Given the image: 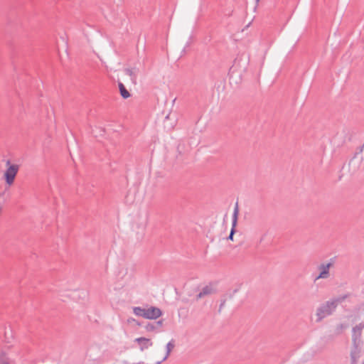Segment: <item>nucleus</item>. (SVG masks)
I'll return each mask as SVG.
<instances>
[{
    "label": "nucleus",
    "mask_w": 364,
    "mask_h": 364,
    "mask_svg": "<svg viewBox=\"0 0 364 364\" xmlns=\"http://www.w3.org/2000/svg\"><path fill=\"white\" fill-rule=\"evenodd\" d=\"M216 291V289L213 287V284L210 283L208 285L204 287L201 291L196 295V300H198L204 296L215 294Z\"/></svg>",
    "instance_id": "obj_8"
},
{
    "label": "nucleus",
    "mask_w": 364,
    "mask_h": 364,
    "mask_svg": "<svg viewBox=\"0 0 364 364\" xmlns=\"http://www.w3.org/2000/svg\"><path fill=\"white\" fill-rule=\"evenodd\" d=\"M238 214H239V208H238V203L237 202L235 204V207L234 208V212H233V215H232V228L230 230V233L227 238L228 240H233V236L236 231L235 228H236L237 223Z\"/></svg>",
    "instance_id": "obj_7"
},
{
    "label": "nucleus",
    "mask_w": 364,
    "mask_h": 364,
    "mask_svg": "<svg viewBox=\"0 0 364 364\" xmlns=\"http://www.w3.org/2000/svg\"><path fill=\"white\" fill-rule=\"evenodd\" d=\"M0 364H14V361L10 358L4 351L0 353Z\"/></svg>",
    "instance_id": "obj_13"
},
{
    "label": "nucleus",
    "mask_w": 364,
    "mask_h": 364,
    "mask_svg": "<svg viewBox=\"0 0 364 364\" xmlns=\"http://www.w3.org/2000/svg\"><path fill=\"white\" fill-rule=\"evenodd\" d=\"M348 296V294H345L343 296H339L338 298L333 299L331 301H332V302H336V306H337L338 303H341L342 301H343Z\"/></svg>",
    "instance_id": "obj_18"
},
{
    "label": "nucleus",
    "mask_w": 364,
    "mask_h": 364,
    "mask_svg": "<svg viewBox=\"0 0 364 364\" xmlns=\"http://www.w3.org/2000/svg\"><path fill=\"white\" fill-rule=\"evenodd\" d=\"M237 291H238V289H235V290L233 291V292H232V295H230V297H232L233 294H235V293H237Z\"/></svg>",
    "instance_id": "obj_21"
},
{
    "label": "nucleus",
    "mask_w": 364,
    "mask_h": 364,
    "mask_svg": "<svg viewBox=\"0 0 364 364\" xmlns=\"http://www.w3.org/2000/svg\"><path fill=\"white\" fill-rule=\"evenodd\" d=\"M119 93L123 99L129 98L131 95L122 82H118Z\"/></svg>",
    "instance_id": "obj_12"
},
{
    "label": "nucleus",
    "mask_w": 364,
    "mask_h": 364,
    "mask_svg": "<svg viewBox=\"0 0 364 364\" xmlns=\"http://www.w3.org/2000/svg\"><path fill=\"white\" fill-rule=\"evenodd\" d=\"M175 345H174V343H173V341H171L170 342H168L166 345V354L165 355V357L161 360V361H159L157 362L156 364H161L163 361L166 360L168 357L169 356V354L171 353V351L173 349Z\"/></svg>",
    "instance_id": "obj_14"
},
{
    "label": "nucleus",
    "mask_w": 364,
    "mask_h": 364,
    "mask_svg": "<svg viewBox=\"0 0 364 364\" xmlns=\"http://www.w3.org/2000/svg\"><path fill=\"white\" fill-rule=\"evenodd\" d=\"M259 0H256L257 2H259Z\"/></svg>",
    "instance_id": "obj_24"
},
{
    "label": "nucleus",
    "mask_w": 364,
    "mask_h": 364,
    "mask_svg": "<svg viewBox=\"0 0 364 364\" xmlns=\"http://www.w3.org/2000/svg\"><path fill=\"white\" fill-rule=\"evenodd\" d=\"M363 146L360 148V152L363 151Z\"/></svg>",
    "instance_id": "obj_22"
},
{
    "label": "nucleus",
    "mask_w": 364,
    "mask_h": 364,
    "mask_svg": "<svg viewBox=\"0 0 364 364\" xmlns=\"http://www.w3.org/2000/svg\"><path fill=\"white\" fill-rule=\"evenodd\" d=\"M225 302H226V300H225V299H223V300H222V301H221V303H220V307H219V312H220V311H221V309H222V308L224 306V305H225Z\"/></svg>",
    "instance_id": "obj_20"
},
{
    "label": "nucleus",
    "mask_w": 364,
    "mask_h": 364,
    "mask_svg": "<svg viewBox=\"0 0 364 364\" xmlns=\"http://www.w3.org/2000/svg\"><path fill=\"white\" fill-rule=\"evenodd\" d=\"M250 63V55L245 53H242L237 55L234 60L233 66L238 68L241 70L245 71Z\"/></svg>",
    "instance_id": "obj_3"
},
{
    "label": "nucleus",
    "mask_w": 364,
    "mask_h": 364,
    "mask_svg": "<svg viewBox=\"0 0 364 364\" xmlns=\"http://www.w3.org/2000/svg\"><path fill=\"white\" fill-rule=\"evenodd\" d=\"M139 364H144V363H139Z\"/></svg>",
    "instance_id": "obj_23"
},
{
    "label": "nucleus",
    "mask_w": 364,
    "mask_h": 364,
    "mask_svg": "<svg viewBox=\"0 0 364 364\" xmlns=\"http://www.w3.org/2000/svg\"><path fill=\"white\" fill-rule=\"evenodd\" d=\"M364 328V322L360 323L353 328L352 330V341L353 347H358L360 342V337L362 335V331Z\"/></svg>",
    "instance_id": "obj_5"
},
{
    "label": "nucleus",
    "mask_w": 364,
    "mask_h": 364,
    "mask_svg": "<svg viewBox=\"0 0 364 364\" xmlns=\"http://www.w3.org/2000/svg\"><path fill=\"white\" fill-rule=\"evenodd\" d=\"M127 322H128L129 323H132V322H134L136 325H138V326H139V325H140V323L138 322V321H137V320H136V319H134V318H128Z\"/></svg>",
    "instance_id": "obj_19"
},
{
    "label": "nucleus",
    "mask_w": 364,
    "mask_h": 364,
    "mask_svg": "<svg viewBox=\"0 0 364 364\" xmlns=\"http://www.w3.org/2000/svg\"><path fill=\"white\" fill-rule=\"evenodd\" d=\"M135 341L141 344V350H144V349L148 348L149 346L152 345V343L150 341V339L146 338L144 337L136 338Z\"/></svg>",
    "instance_id": "obj_9"
},
{
    "label": "nucleus",
    "mask_w": 364,
    "mask_h": 364,
    "mask_svg": "<svg viewBox=\"0 0 364 364\" xmlns=\"http://www.w3.org/2000/svg\"><path fill=\"white\" fill-rule=\"evenodd\" d=\"M163 321L164 320L161 319L154 323H148L146 325L145 328L147 331H154V330L158 329L162 326Z\"/></svg>",
    "instance_id": "obj_10"
},
{
    "label": "nucleus",
    "mask_w": 364,
    "mask_h": 364,
    "mask_svg": "<svg viewBox=\"0 0 364 364\" xmlns=\"http://www.w3.org/2000/svg\"><path fill=\"white\" fill-rule=\"evenodd\" d=\"M145 310H146V309H143L139 306H136V307H134V309H133V311H134V314H136L138 316H141L143 318H144Z\"/></svg>",
    "instance_id": "obj_16"
},
{
    "label": "nucleus",
    "mask_w": 364,
    "mask_h": 364,
    "mask_svg": "<svg viewBox=\"0 0 364 364\" xmlns=\"http://www.w3.org/2000/svg\"><path fill=\"white\" fill-rule=\"evenodd\" d=\"M162 314L161 310L156 306H151L145 310L144 318L146 319H156Z\"/></svg>",
    "instance_id": "obj_6"
},
{
    "label": "nucleus",
    "mask_w": 364,
    "mask_h": 364,
    "mask_svg": "<svg viewBox=\"0 0 364 364\" xmlns=\"http://www.w3.org/2000/svg\"><path fill=\"white\" fill-rule=\"evenodd\" d=\"M334 261L333 258H331L328 263H321L318 266L319 270V274L316 277L315 280L319 279H327L330 276L329 269L333 266Z\"/></svg>",
    "instance_id": "obj_4"
},
{
    "label": "nucleus",
    "mask_w": 364,
    "mask_h": 364,
    "mask_svg": "<svg viewBox=\"0 0 364 364\" xmlns=\"http://www.w3.org/2000/svg\"><path fill=\"white\" fill-rule=\"evenodd\" d=\"M6 165L7 168L4 172V178L7 185L11 186L19 170V166L17 164H11L9 160L6 161Z\"/></svg>",
    "instance_id": "obj_2"
},
{
    "label": "nucleus",
    "mask_w": 364,
    "mask_h": 364,
    "mask_svg": "<svg viewBox=\"0 0 364 364\" xmlns=\"http://www.w3.org/2000/svg\"><path fill=\"white\" fill-rule=\"evenodd\" d=\"M360 350L358 347H353V349L350 352V364H357L358 359L360 358Z\"/></svg>",
    "instance_id": "obj_11"
},
{
    "label": "nucleus",
    "mask_w": 364,
    "mask_h": 364,
    "mask_svg": "<svg viewBox=\"0 0 364 364\" xmlns=\"http://www.w3.org/2000/svg\"><path fill=\"white\" fill-rule=\"evenodd\" d=\"M336 309V304L331 300L321 304L316 310V322H321L324 318L331 315Z\"/></svg>",
    "instance_id": "obj_1"
},
{
    "label": "nucleus",
    "mask_w": 364,
    "mask_h": 364,
    "mask_svg": "<svg viewBox=\"0 0 364 364\" xmlns=\"http://www.w3.org/2000/svg\"><path fill=\"white\" fill-rule=\"evenodd\" d=\"M136 68H126L124 70L125 73L131 77V80L134 84L136 83Z\"/></svg>",
    "instance_id": "obj_15"
},
{
    "label": "nucleus",
    "mask_w": 364,
    "mask_h": 364,
    "mask_svg": "<svg viewBox=\"0 0 364 364\" xmlns=\"http://www.w3.org/2000/svg\"><path fill=\"white\" fill-rule=\"evenodd\" d=\"M347 327H348L347 325L343 324V323H340L339 325H338L336 326V333L341 334L343 332V329L346 328Z\"/></svg>",
    "instance_id": "obj_17"
}]
</instances>
